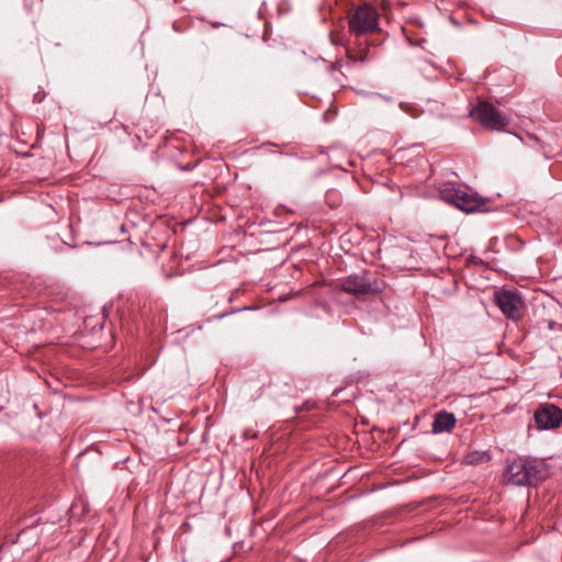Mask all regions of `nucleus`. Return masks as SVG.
<instances>
[{"label": "nucleus", "mask_w": 562, "mask_h": 562, "mask_svg": "<svg viewBox=\"0 0 562 562\" xmlns=\"http://www.w3.org/2000/svg\"><path fill=\"white\" fill-rule=\"evenodd\" d=\"M348 25L349 32L358 38L357 47H347L346 59L336 60L330 66V70H338L344 76L356 65L368 60L369 45L360 37L379 29V14L374 7L364 3L348 15Z\"/></svg>", "instance_id": "nucleus-1"}, {"label": "nucleus", "mask_w": 562, "mask_h": 562, "mask_svg": "<svg viewBox=\"0 0 562 562\" xmlns=\"http://www.w3.org/2000/svg\"><path fill=\"white\" fill-rule=\"evenodd\" d=\"M547 476L548 468L543 461L528 459L514 460L503 473V480L507 484L517 486L533 485Z\"/></svg>", "instance_id": "nucleus-2"}, {"label": "nucleus", "mask_w": 562, "mask_h": 562, "mask_svg": "<svg viewBox=\"0 0 562 562\" xmlns=\"http://www.w3.org/2000/svg\"><path fill=\"white\" fill-rule=\"evenodd\" d=\"M440 196L443 201L467 213L484 211V200L467 187L447 186L440 190Z\"/></svg>", "instance_id": "nucleus-3"}, {"label": "nucleus", "mask_w": 562, "mask_h": 562, "mask_svg": "<svg viewBox=\"0 0 562 562\" xmlns=\"http://www.w3.org/2000/svg\"><path fill=\"white\" fill-rule=\"evenodd\" d=\"M336 286L348 294L359 296L382 292L384 282L375 278L370 280L367 273H361L339 279Z\"/></svg>", "instance_id": "nucleus-4"}, {"label": "nucleus", "mask_w": 562, "mask_h": 562, "mask_svg": "<svg viewBox=\"0 0 562 562\" xmlns=\"http://www.w3.org/2000/svg\"><path fill=\"white\" fill-rule=\"evenodd\" d=\"M469 114L483 127L492 131H504L509 123L508 117L487 101H479Z\"/></svg>", "instance_id": "nucleus-5"}, {"label": "nucleus", "mask_w": 562, "mask_h": 562, "mask_svg": "<svg viewBox=\"0 0 562 562\" xmlns=\"http://www.w3.org/2000/svg\"><path fill=\"white\" fill-rule=\"evenodd\" d=\"M495 303L512 319L521 317L524 301L517 291L502 290L495 293Z\"/></svg>", "instance_id": "nucleus-6"}, {"label": "nucleus", "mask_w": 562, "mask_h": 562, "mask_svg": "<svg viewBox=\"0 0 562 562\" xmlns=\"http://www.w3.org/2000/svg\"><path fill=\"white\" fill-rule=\"evenodd\" d=\"M538 429H554L562 424V409L554 404H543L535 413Z\"/></svg>", "instance_id": "nucleus-7"}, {"label": "nucleus", "mask_w": 562, "mask_h": 562, "mask_svg": "<svg viewBox=\"0 0 562 562\" xmlns=\"http://www.w3.org/2000/svg\"><path fill=\"white\" fill-rule=\"evenodd\" d=\"M456 425V417L451 413L440 412L436 415L432 423L434 432H443L451 430Z\"/></svg>", "instance_id": "nucleus-8"}, {"label": "nucleus", "mask_w": 562, "mask_h": 562, "mask_svg": "<svg viewBox=\"0 0 562 562\" xmlns=\"http://www.w3.org/2000/svg\"><path fill=\"white\" fill-rule=\"evenodd\" d=\"M490 457L485 451H472L464 457L467 464L475 465L488 461Z\"/></svg>", "instance_id": "nucleus-9"}]
</instances>
